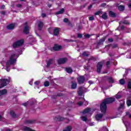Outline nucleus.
<instances>
[{"label":"nucleus","instance_id":"nucleus-1","mask_svg":"<svg viewBox=\"0 0 131 131\" xmlns=\"http://www.w3.org/2000/svg\"><path fill=\"white\" fill-rule=\"evenodd\" d=\"M113 102H115V98L113 97L104 99L100 105L101 113L106 114V111H107V104H111V103H113Z\"/></svg>","mask_w":131,"mask_h":131},{"label":"nucleus","instance_id":"nucleus-2","mask_svg":"<svg viewBox=\"0 0 131 131\" xmlns=\"http://www.w3.org/2000/svg\"><path fill=\"white\" fill-rule=\"evenodd\" d=\"M15 57L16 55H11L9 60L6 62V70L8 72L10 71V69H9V67H10L11 65H14V64H15L17 61V58H15Z\"/></svg>","mask_w":131,"mask_h":131},{"label":"nucleus","instance_id":"nucleus-3","mask_svg":"<svg viewBox=\"0 0 131 131\" xmlns=\"http://www.w3.org/2000/svg\"><path fill=\"white\" fill-rule=\"evenodd\" d=\"M87 92L88 90L86 88L82 86H79L77 91L78 96L79 97H81V96H83V94H85V93H86Z\"/></svg>","mask_w":131,"mask_h":131},{"label":"nucleus","instance_id":"nucleus-4","mask_svg":"<svg viewBox=\"0 0 131 131\" xmlns=\"http://www.w3.org/2000/svg\"><path fill=\"white\" fill-rule=\"evenodd\" d=\"M77 83L80 85L84 84L85 83V77L84 76H79L77 78Z\"/></svg>","mask_w":131,"mask_h":131},{"label":"nucleus","instance_id":"nucleus-5","mask_svg":"<svg viewBox=\"0 0 131 131\" xmlns=\"http://www.w3.org/2000/svg\"><path fill=\"white\" fill-rule=\"evenodd\" d=\"M23 45H24V39H22L14 42L12 46L14 49H16V48H18V47H21V46H23Z\"/></svg>","mask_w":131,"mask_h":131},{"label":"nucleus","instance_id":"nucleus-6","mask_svg":"<svg viewBox=\"0 0 131 131\" xmlns=\"http://www.w3.org/2000/svg\"><path fill=\"white\" fill-rule=\"evenodd\" d=\"M7 82H10L8 79H1L0 80V89L4 88L7 85Z\"/></svg>","mask_w":131,"mask_h":131},{"label":"nucleus","instance_id":"nucleus-7","mask_svg":"<svg viewBox=\"0 0 131 131\" xmlns=\"http://www.w3.org/2000/svg\"><path fill=\"white\" fill-rule=\"evenodd\" d=\"M104 62L103 61H100L98 62L97 64V73H101V70H102V68H103V65Z\"/></svg>","mask_w":131,"mask_h":131},{"label":"nucleus","instance_id":"nucleus-8","mask_svg":"<svg viewBox=\"0 0 131 131\" xmlns=\"http://www.w3.org/2000/svg\"><path fill=\"white\" fill-rule=\"evenodd\" d=\"M67 61H68V59L66 57L59 58L57 60V63H58V64H65V63H66V62H67Z\"/></svg>","mask_w":131,"mask_h":131},{"label":"nucleus","instance_id":"nucleus-9","mask_svg":"<svg viewBox=\"0 0 131 131\" xmlns=\"http://www.w3.org/2000/svg\"><path fill=\"white\" fill-rule=\"evenodd\" d=\"M53 50L55 51H61L62 50V46L58 44H55L53 47Z\"/></svg>","mask_w":131,"mask_h":131},{"label":"nucleus","instance_id":"nucleus-10","mask_svg":"<svg viewBox=\"0 0 131 131\" xmlns=\"http://www.w3.org/2000/svg\"><path fill=\"white\" fill-rule=\"evenodd\" d=\"M98 114L96 115L95 118L97 121H102V118H103V116H104V114Z\"/></svg>","mask_w":131,"mask_h":131},{"label":"nucleus","instance_id":"nucleus-11","mask_svg":"<svg viewBox=\"0 0 131 131\" xmlns=\"http://www.w3.org/2000/svg\"><path fill=\"white\" fill-rule=\"evenodd\" d=\"M77 88V83L75 80H73L71 81V89L72 90H75Z\"/></svg>","mask_w":131,"mask_h":131},{"label":"nucleus","instance_id":"nucleus-12","mask_svg":"<svg viewBox=\"0 0 131 131\" xmlns=\"http://www.w3.org/2000/svg\"><path fill=\"white\" fill-rule=\"evenodd\" d=\"M16 26L15 24H9L7 26V28L8 29V30H13L15 29V27Z\"/></svg>","mask_w":131,"mask_h":131},{"label":"nucleus","instance_id":"nucleus-13","mask_svg":"<svg viewBox=\"0 0 131 131\" xmlns=\"http://www.w3.org/2000/svg\"><path fill=\"white\" fill-rule=\"evenodd\" d=\"M65 119H66V118H63L59 116H57L54 118V120H55V121H63V120H65Z\"/></svg>","mask_w":131,"mask_h":131},{"label":"nucleus","instance_id":"nucleus-14","mask_svg":"<svg viewBox=\"0 0 131 131\" xmlns=\"http://www.w3.org/2000/svg\"><path fill=\"white\" fill-rule=\"evenodd\" d=\"M35 123V120H27L25 121V124H32Z\"/></svg>","mask_w":131,"mask_h":131},{"label":"nucleus","instance_id":"nucleus-15","mask_svg":"<svg viewBox=\"0 0 131 131\" xmlns=\"http://www.w3.org/2000/svg\"><path fill=\"white\" fill-rule=\"evenodd\" d=\"M59 28H56L53 30V35H55V36H58V35H59Z\"/></svg>","mask_w":131,"mask_h":131},{"label":"nucleus","instance_id":"nucleus-16","mask_svg":"<svg viewBox=\"0 0 131 131\" xmlns=\"http://www.w3.org/2000/svg\"><path fill=\"white\" fill-rule=\"evenodd\" d=\"M108 15L110 16V17H111L112 18H116L117 17L116 13H115L114 12L112 11H109Z\"/></svg>","mask_w":131,"mask_h":131},{"label":"nucleus","instance_id":"nucleus-17","mask_svg":"<svg viewBox=\"0 0 131 131\" xmlns=\"http://www.w3.org/2000/svg\"><path fill=\"white\" fill-rule=\"evenodd\" d=\"M24 32L25 34H29V27L28 25H27L24 27Z\"/></svg>","mask_w":131,"mask_h":131},{"label":"nucleus","instance_id":"nucleus-18","mask_svg":"<svg viewBox=\"0 0 131 131\" xmlns=\"http://www.w3.org/2000/svg\"><path fill=\"white\" fill-rule=\"evenodd\" d=\"M10 115L11 116L12 118H17V115L16 114V113H15V111H11L10 112Z\"/></svg>","mask_w":131,"mask_h":131},{"label":"nucleus","instance_id":"nucleus-19","mask_svg":"<svg viewBox=\"0 0 131 131\" xmlns=\"http://www.w3.org/2000/svg\"><path fill=\"white\" fill-rule=\"evenodd\" d=\"M42 27H43V23L40 21H39L38 24V30L40 31L42 29Z\"/></svg>","mask_w":131,"mask_h":131},{"label":"nucleus","instance_id":"nucleus-20","mask_svg":"<svg viewBox=\"0 0 131 131\" xmlns=\"http://www.w3.org/2000/svg\"><path fill=\"white\" fill-rule=\"evenodd\" d=\"M66 71L67 72V73H69V74H71L72 72H73V70L71 67H68L66 68Z\"/></svg>","mask_w":131,"mask_h":131},{"label":"nucleus","instance_id":"nucleus-21","mask_svg":"<svg viewBox=\"0 0 131 131\" xmlns=\"http://www.w3.org/2000/svg\"><path fill=\"white\" fill-rule=\"evenodd\" d=\"M106 40V38L104 37L100 39L99 41L97 42V46H100V45H103L104 41Z\"/></svg>","mask_w":131,"mask_h":131},{"label":"nucleus","instance_id":"nucleus-22","mask_svg":"<svg viewBox=\"0 0 131 131\" xmlns=\"http://www.w3.org/2000/svg\"><path fill=\"white\" fill-rule=\"evenodd\" d=\"M53 64V59H50L49 60V61L47 62V65L46 66V67L47 68H49L51 65Z\"/></svg>","mask_w":131,"mask_h":131},{"label":"nucleus","instance_id":"nucleus-23","mask_svg":"<svg viewBox=\"0 0 131 131\" xmlns=\"http://www.w3.org/2000/svg\"><path fill=\"white\" fill-rule=\"evenodd\" d=\"M101 18L104 19V20H106V19H108V15H107V13L104 12L101 16Z\"/></svg>","mask_w":131,"mask_h":131},{"label":"nucleus","instance_id":"nucleus-24","mask_svg":"<svg viewBox=\"0 0 131 131\" xmlns=\"http://www.w3.org/2000/svg\"><path fill=\"white\" fill-rule=\"evenodd\" d=\"M29 101L30 102H31L30 103V106H33V105H34V104L36 103V100H35V99H34V98H32L31 100H29Z\"/></svg>","mask_w":131,"mask_h":131},{"label":"nucleus","instance_id":"nucleus-25","mask_svg":"<svg viewBox=\"0 0 131 131\" xmlns=\"http://www.w3.org/2000/svg\"><path fill=\"white\" fill-rule=\"evenodd\" d=\"M124 9H125V7L123 5H120L118 6V10L121 12H123V11H124Z\"/></svg>","mask_w":131,"mask_h":131},{"label":"nucleus","instance_id":"nucleus-26","mask_svg":"<svg viewBox=\"0 0 131 131\" xmlns=\"http://www.w3.org/2000/svg\"><path fill=\"white\" fill-rule=\"evenodd\" d=\"M7 93H8V92L6 89H4L2 91H0V94L1 95V96L7 94Z\"/></svg>","mask_w":131,"mask_h":131},{"label":"nucleus","instance_id":"nucleus-27","mask_svg":"<svg viewBox=\"0 0 131 131\" xmlns=\"http://www.w3.org/2000/svg\"><path fill=\"white\" fill-rule=\"evenodd\" d=\"M64 12H65V9H64V8H62L60 9V11L57 12L56 13V15H60V14H63Z\"/></svg>","mask_w":131,"mask_h":131},{"label":"nucleus","instance_id":"nucleus-28","mask_svg":"<svg viewBox=\"0 0 131 131\" xmlns=\"http://www.w3.org/2000/svg\"><path fill=\"white\" fill-rule=\"evenodd\" d=\"M91 111L90 108H85L82 112L83 114H86V113H89Z\"/></svg>","mask_w":131,"mask_h":131},{"label":"nucleus","instance_id":"nucleus-29","mask_svg":"<svg viewBox=\"0 0 131 131\" xmlns=\"http://www.w3.org/2000/svg\"><path fill=\"white\" fill-rule=\"evenodd\" d=\"M107 80L110 83H114V80L111 77H108Z\"/></svg>","mask_w":131,"mask_h":131},{"label":"nucleus","instance_id":"nucleus-30","mask_svg":"<svg viewBox=\"0 0 131 131\" xmlns=\"http://www.w3.org/2000/svg\"><path fill=\"white\" fill-rule=\"evenodd\" d=\"M120 84H121L122 85H124L125 84V80H124V79H121L119 80Z\"/></svg>","mask_w":131,"mask_h":131},{"label":"nucleus","instance_id":"nucleus-31","mask_svg":"<svg viewBox=\"0 0 131 131\" xmlns=\"http://www.w3.org/2000/svg\"><path fill=\"white\" fill-rule=\"evenodd\" d=\"M96 57H94V56H91L90 57V58L88 59V63H90V62H91V61H96Z\"/></svg>","mask_w":131,"mask_h":131},{"label":"nucleus","instance_id":"nucleus-32","mask_svg":"<svg viewBox=\"0 0 131 131\" xmlns=\"http://www.w3.org/2000/svg\"><path fill=\"white\" fill-rule=\"evenodd\" d=\"M72 128L71 127V126H68L66 129L63 130L62 131H72Z\"/></svg>","mask_w":131,"mask_h":131},{"label":"nucleus","instance_id":"nucleus-33","mask_svg":"<svg viewBox=\"0 0 131 131\" xmlns=\"http://www.w3.org/2000/svg\"><path fill=\"white\" fill-rule=\"evenodd\" d=\"M120 109H124V103H120V106L118 108V110Z\"/></svg>","mask_w":131,"mask_h":131},{"label":"nucleus","instance_id":"nucleus-34","mask_svg":"<svg viewBox=\"0 0 131 131\" xmlns=\"http://www.w3.org/2000/svg\"><path fill=\"white\" fill-rule=\"evenodd\" d=\"M111 63V62L109 60L106 62V68L107 69H109L110 68V66Z\"/></svg>","mask_w":131,"mask_h":131},{"label":"nucleus","instance_id":"nucleus-35","mask_svg":"<svg viewBox=\"0 0 131 131\" xmlns=\"http://www.w3.org/2000/svg\"><path fill=\"white\" fill-rule=\"evenodd\" d=\"M82 56H83V57H89V54H88L87 52L85 51V52L82 53Z\"/></svg>","mask_w":131,"mask_h":131},{"label":"nucleus","instance_id":"nucleus-36","mask_svg":"<svg viewBox=\"0 0 131 131\" xmlns=\"http://www.w3.org/2000/svg\"><path fill=\"white\" fill-rule=\"evenodd\" d=\"M127 88L128 90H131V82H130V81H129L128 82Z\"/></svg>","mask_w":131,"mask_h":131},{"label":"nucleus","instance_id":"nucleus-37","mask_svg":"<svg viewBox=\"0 0 131 131\" xmlns=\"http://www.w3.org/2000/svg\"><path fill=\"white\" fill-rule=\"evenodd\" d=\"M50 85V82H49V81H46L44 82V86L47 87V86H49Z\"/></svg>","mask_w":131,"mask_h":131},{"label":"nucleus","instance_id":"nucleus-38","mask_svg":"<svg viewBox=\"0 0 131 131\" xmlns=\"http://www.w3.org/2000/svg\"><path fill=\"white\" fill-rule=\"evenodd\" d=\"M126 104L128 107H129V106H131V100H127L126 101Z\"/></svg>","mask_w":131,"mask_h":131},{"label":"nucleus","instance_id":"nucleus-39","mask_svg":"<svg viewBox=\"0 0 131 131\" xmlns=\"http://www.w3.org/2000/svg\"><path fill=\"white\" fill-rule=\"evenodd\" d=\"M120 94V92H119L117 95H116V99H120L121 98V95H119Z\"/></svg>","mask_w":131,"mask_h":131},{"label":"nucleus","instance_id":"nucleus-40","mask_svg":"<svg viewBox=\"0 0 131 131\" xmlns=\"http://www.w3.org/2000/svg\"><path fill=\"white\" fill-rule=\"evenodd\" d=\"M112 49H116V48H118V44H113V45H112Z\"/></svg>","mask_w":131,"mask_h":131},{"label":"nucleus","instance_id":"nucleus-41","mask_svg":"<svg viewBox=\"0 0 131 131\" xmlns=\"http://www.w3.org/2000/svg\"><path fill=\"white\" fill-rule=\"evenodd\" d=\"M100 14H103V12H102V11H98L96 12L95 13V15H100Z\"/></svg>","mask_w":131,"mask_h":131},{"label":"nucleus","instance_id":"nucleus-42","mask_svg":"<svg viewBox=\"0 0 131 131\" xmlns=\"http://www.w3.org/2000/svg\"><path fill=\"white\" fill-rule=\"evenodd\" d=\"M28 104H29V101H27V102L24 103L22 104L23 106H25V107H27L28 106Z\"/></svg>","mask_w":131,"mask_h":131},{"label":"nucleus","instance_id":"nucleus-43","mask_svg":"<svg viewBox=\"0 0 131 131\" xmlns=\"http://www.w3.org/2000/svg\"><path fill=\"white\" fill-rule=\"evenodd\" d=\"M68 26H69V27H71V28H72V27H73V25H72V24L70 21H69L68 23Z\"/></svg>","mask_w":131,"mask_h":131},{"label":"nucleus","instance_id":"nucleus-44","mask_svg":"<svg viewBox=\"0 0 131 131\" xmlns=\"http://www.w3.org/2000/svg\"><path fill=\"white\" fill-rule=\"evenodd\" d=\"M123 24H126V25H129V23H128L127 20H124L122 22Z\"/></svg>","mask_w":131,"mask_h":131},{"label":"nucleus","instance_id":"nucleus-45","mask_svg":"<svg viewBox=\"0 0 131 131\" xmlns=\"http://www.w3.org/2000/svg\"><path fill=\"white\" fill-rule=\"evenodd\" d=\"M77 37L78 38H82V34L78 33Z\"/></svg>","mask_w":131,"mask_h":131},{"label":"nucleus","instance_id":"nucleus-46","mask_svg":"<svg viewBox=\"0 0 131 131\" xmlns=\"http://www.w3.org/2000/svg\"><path fill=\"white\" fill-rule=\"evenodd\" d=\"M50 83L52 85H56V83H55V82H54V80H50Z\"/></svg>","mask_w":131,"mask_h":131},{"label":"nucleus","instance_id":"nucleus-47","mask_svg":"<svg viewBox=\"0 0 131 131\" xmlns=\"http://www.w3.org/2000/svg\"><path fill=\"white\" fill-rule=\"evenodd\" d=\"M91 35L89 34H86L84 35V37L85 38H90V37H91Z\"/></svg>","mask_w":131,"mask_h":131},{"label":"nucleus","instance_id":"nucleus-48","mask_svg":"<svg viewBox=\"0 0 131 131\" xmlns=\"http://www.w3.org/2000/svg\"><path fill=\"white\" fill-rule=\"evenodd\" d=\"M63 22H64V23H68V22H69V19L67 18H65L63 19Z\"/></svg>","mask_w":131,"mask_h":131},{"label":"nucleus","instance_id":"nucleus-49","mask_svg":"<svg viewBox=\"0 0 131 131\" xmlns=\"http://www.w3.org/2000/svg\"><path fill=\"white\" fill-rule=\"evenodd\" d=\"M82 120L83 121H86L88 120V118H86V117H82Z\"/></svg>","mask_w":131,"mask_h":131},{"label":"nucleus","instance_id":"nucleus-50","mask_svg":"<svg viewBox=\"0 0 131 131\" xmlns=\"http://www.w3.org/2000/svg\"><path fill=\"white\" fill-rule=\"evenodd\" d=\"M108 41H109V42H113L114 40L112 38H110L108 39Z\"/></svg>","mask_w":131,"mask_h":131},{"label":"nucleus","instance_id":"nucleus-51","mask_svg":"<svg viewBox=\"0 0 131 131\" xmlns=\"http://www.w3.org/2000/svg\"><path fill=\"white\" fill-rule=\"evenodd\" d=\"M126 115L128 116L129 118H131V114L129 113V112H127L126 113Z\"/></svg>","mask_w":131,"mask_h":131},{"label":"nucleus","instance_id":"nucleus-52","mask_svg":"<svg viewBox=\"0 0 131 131\" xmlns=\"http://www.w3.org/2000/svg\"><path fill=\"white\" fill-rule=\"evenodd\" d=\"M110 47H112V44H109L108 45H106L105 46V49H107V50H109V48H110Z\"/></svg>","mask_w":131,"mask_h":131},{"label":"nucleus","instance_id":"nucleus-53","mask_svg":"<svg viewBox=\"0 0 131 131\" xmlns=\"http://www.w3.org/2000/svg\"><path fill=\"white\" fill-rule=\"evenodd\" d=\"M62 96H63L62 93H57L56 95V97H62Z\"/></svg>","mask_w":131,"mask_h":131},{"label":"nucleus","instance_id":"nucleus-54","mask_svg":"<svg viewBox=\"0 0 131 131\" xmlns=\"http://www.w3.org/2000/svg\"><path fill=\"white\" fill-rule=\"evenodd\" d=\"M83 104V102H82V101H79L78 102V105L79 106H82Z\"/></svg>","mask_w":131,"mask_h":131},{"label":"nucleus","instance_id":"nucleus-55","mask_svg":"<svg viewBox=\"0 0 131 131\" xmlns=\"http://www.w3.org/2000/svg\"><path fill=\"white\" fill-rule=\"evenodd\" d=\"M89 20L90 21H93V20H95V18L94 17V16H90Z\"/></svg>","mask_w":131,"mask_h":131},{"label":"nucleus","instance_id":"nucleus-56","mask_svg":"<svg viewBox=\"0 0 131 131\" xmlns=\"http://www.w3.org/2000/svg\"><path fill=\"white\" fill-rule=\"evenodd\" d=\"M106 3H102L100 5V7L104 8V7H106Z\"/></svg>","mask_w":131,"mask_h":131},{"label":"nucleus","instance_id":"nucleus-57","mask_svg":"<svg viewBox=\"0 0 131 131\" xmlns=\"http://www.w3.org/2000/svg\"><path fill=\"white\" fill-rule=\"evenodd\" d=\"M40 83V82L39 81H36L34 82V84H36V85H38Z\"/></svg>","mask_w":131,"mask_h":131},{"label":"nucleus","instance_id":"nucleus-58","mask_svg":"<svg viewBox=\"0 0 131 131\" xmlns=\"http://www.w3.org/2000/svg\"><path fill=\"white\" fill-rule=\"evenodd\" d=\"M64 40L67 42H71V41H73L72 39H65Z\"/></svg>","mask_w":131,"mask_h":131},{"label":"nucleus","instance_id":"nucleus-59","mask_svg":"<svg viewBox=\"0 0 131 131\" xmlns=\"http://www.w3.org/2000/svg\"><path fill=\"white\" fill-rule=\"evenodd\" d=\"M52 28H49L48 29V31H49V33H50V34H52Z\"/></svg>","mask_w":131,"mask_h":131},{"label":"nucleus","instance_id":"nucleus-60","mask_svg":"<svg viewBox=\"0 0 131 131\" xmlns=\"http://www.w3.org/2000/svg\"><path fill=\"white\" fill-rule=\"evenodd\" d=\"M6 8V6H5V5H2L1 6V10H4L5 8Z\"/></svg>","mask_w":131,"mask_h":131},{"label":"nucleus","instance_id":"nucleus-61","mask_svg":"<svg viewBox=\"0 0 131 131\" xmlns=\"http://www.w3.org/2000/svg\"><path fill=\"white\" fill-rule=\"evenodd\" d=\"M103 129L104 131H109V130H108V128H107V127H106L105 126L103 127Z\"/></svg>","mask_w":131,"mask_h":131},{"label":"nucleus","instance_id":"nucleus-62","mask_svg":"<svg viewBox=\"0 0 131 131\" xmlns=\"http://www.w3.org/2000/svg\"><path fill=\"white\" fill-rule=\"evenodd\" d=\"M17 8H22V5L21 4H17L16 5Z\"/></svg>","mask_w":131,"mask_h":131},{"label":"nucleus","instance_id":"nucleus-63","mask_svg":"<svg viewBox=\"0 0 131 131\" xmlns=\"http://www.w3.org/2000/svg\"><path fill=\"white\" fill-rule=\"evenodd\" d=\"M41 16H42V18H45V17H47V15L46 14V13H42Z\"/></svg>","mask_w":131,"mask_h":131},{"label":"nucleus","instance_id":"nucleus-64","mask_svg":"<svg viewBox=\"0 0 131 131\" xmlns=\"http://www.w3.org/2000/svg\"><path fill=\"white\" fill-rule=\"evenodd\" d=\"M1 13L2 14V15H6V11H1Z\"/></svg>","mask_w":131,"mask_h":131}]
</instances>
